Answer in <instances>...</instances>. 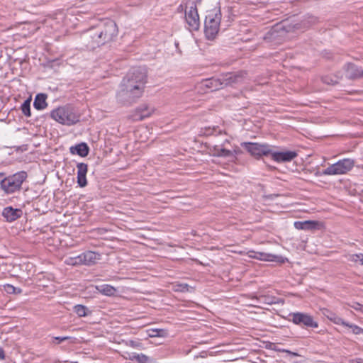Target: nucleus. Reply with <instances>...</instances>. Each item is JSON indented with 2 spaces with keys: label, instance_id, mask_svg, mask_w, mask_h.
Here are the masks:
<instances>
[{
  "label": "nucleus",
  "instance_id": "f257e3e1",
  "mask_svg": "<svg viewBox=\"0 0 363 363\" xmlns=\"http://www.w3.org/2000/svg\"><path fill=\"white\" fill-rule=\"evenodd\" d=\"M147 83V72L143 67L132 68L123 79L117 93V101L123 105H130L140 98Z\"/></svg>",
  "mask_w": 363,
  "mask_h": 363
},
{
  "label": "nucleus",
  "instance_id": "f03ea898",
  "mask_svg": "<svg viewBox=\"0 0 363 363\" xmlns=\"http://www.w3.org/2000/svg\"><path fill=\"white\" fill-rule=\"evenodd\" d=\"M118 34V28L116 22L106 19L86 30L82 35L81 39L87 49L94 50L114 40Z\"/></svg>",
  "mask_w": 363,
  "mask_h": 363
},
{
  "label": "nucleus",
  "instance_id": "7ed1b4c3",
  "mask_svg": "<svg viewBox=\"0 0 363 363\" xmlns=\"http://www.w3.org/2000/svg\"><path fill=\"white\" fill-rule=\"evenodd\" d=\"M50 117L59 123L68 126L76 124L80 120V114L69 105L52 110L50 112Z\"/></svg>",
  "mask_w": 363,
  "mask_h": 363
},
{
  "label": "nucleus",
  "instance_id": "20e7f679",
  "mask_svg": "<svg viewBox=\"0 0 363 363\" xmlns=\"http://www.w3.org/2000/svg\"><path fill=\"white\" fill-rule=\"evenodd\" d=\"M221 20V12L218 9H213L208 12L204 23V32L206 38L213 39L217 35Z\"/></svg>",
  "mask_w": 363,
  "mask_h": 363
},
{
  "label": "nucleus",
  "instance_id": "39448f33",
  "mask_svg": "<svg viewBox=\"0 0 363 363\" xmlns=\"http://www.w3.org/2000/svg\"><path fill=\"white\" fill-rule=\"evenodd\" d=\"M101 259L99 253L93 251H86L76 257H69L65 260V263L67 265H92Z\"/></svg>",
  "mask_w": 363,
  "mask_h": 363
},
{
  "label": "nucleus",
  "instance_id": "423d86ee",
  "mask_svg": "<svg viewBox=\"0 0 363 363\" xmlns=\"http://www.w3.org/2000/svg\"><path fill=\"white\" fill-rule=\"evenodd\" d=\"M354 165V161L350 158L340 160L336 163L325 169L322 174L324 175L344 174L350 171Z\"/></svg>",
  "mask_w": 363,
  "mask_h": 363
},
{
  "label": "nucleus",
  "instance_id": "0eeeda50",
  "mask_svg": "<svg viewBox=\"0 0 363 363\" xmlns=\"http://www.w3.org/2000/svg\"><path fill=\"white\" fill-rule=\"evenodd\" d=\"M289 320L294 324L304 328H317L318 323L312 315L302 312L291 313Z\"/></svg>",
  "mask_w": 363,
  "mask_h": 363
},
{
  "label": "nucleus",
  "instance_id": "6e6552de",
  "mask_svg": "<svg viewBox=\"0 0 363 363\" xmlns=\"http://www.w3.org/2000/svg\"><path fill=\"white\" fill-rule=\"evenodd\" d=\"M241 146L256 158H260L263 155L267 156L272 153L270 146L267 144L245 142L241 143Z\"/></svg>",
  "mask_w": 363,
  "mask_h": 363
},
{
  "label": "nucleus",
  "instance_id": "1a4fd4ad",
  "mask_svg": "<svg viewBox=\"0 0 363 363\" xmlns=\"http://www.w3.org/2000/svg\"><path fill=\"white\" fill-rule=\"evenodd\" d=\"M23 184V177L20 174L4 178L1 181V188L6 193L11 194L19 189Z\"/></svg>",
  "mask_w": 363,
  "mask_h": 363
},
{
  "label": "nucleus",
  "instance_id": "9d476101",
  "mask_svg": "<svg viewBox=\"0 0 363 363\" xmlns=\"http://www.w3.org/2000/svg\"><path fill=\"white\" fill-rule=\"evenodd\" d=\"M185 19L189 26V29L196 30L199 28L200 21L196 6H191L185 13Z\"/></svg>",
  "mask_w": 363,
  "mask_h": 363
},
{
  "label": "nucleus",
  "instance_id": "9b49d317",
  "mask_svg": "<svg viewBox=\"0 0 363 363\" xmlns=\"http://www.w3.org/2000/svg\"><path fill=\"white\" fill-rule=\"evenodd\" d=\"M154 111L155 108L153 107L144 104L139 106L130 117L133 121H143L150 117Z\"/></svg>",
  "mask_w": 363,
  "mask_h": 363
},
{
  "label": "nucleus",
  "instance_id": "f8f14e48",
  "mask_svg": "<svg viewBox=\"0 0 363 363\" xmlns=\"http://www.w3.org/2000/svg\"><path fill=\"white\" fill-rule=\"evenodd\" d=\"M246 75L245 72L226 73L220 76L223 87L240 83Z\"/></svg>",
  "mask_w": 363,
  "mask_h": 363
},
{
  "label": "nucleus",
  "instance_id": "ddd939ff",
  "mask_svg": "<svg viewBox=\"0 0 363 363\" xmlns=\"http://www.w3.org/2000/svg\"><path fill=\"white\" fill-rule=\"evenodd\" d=\"M273 160L277 162H288L292 161L298 156L296 151L287 150L281 152H273L270 154Z\"/></svg>",
  "mask_w": 363,
  "mask_h": 363
},
{
  "label": "nucleus",
  "instance_id": "4468645a",
  "mask_svg": "<svg viewBox=\"0 0 363 363\" xmlns=\"http://www.w3.org/2000/svg\"><path fill=\"white\" fill-rule=\"evenodd\" d=\"M346 77L350 79H357L363 77V69L353 63H347L345 65Z\"/></svg>",
  "mask_w": 363,
  "mask_h": 363
},
{
  "label": "nucleus",
  "instance_id": "2eb2a0df",
  "mask_svg": "<svg viewBox=\"0 0 363 363\" xmlns=\"http://www.w3.org/2000/svg\"><path fill=\"white\" fill-rule=\"evenodd\" d=\"M254 253L253 255H250V257L263 260V261H268V262H284V259L282 257L278 256L273 254L269 253H265V252H252Z\"/></svg>",
  "mask_w": 363,
  "mask_h": 363
},
{
  "label": "nucleus",
  "instance_id": "dca6fc26",
  "mask_svg": "<svg viewBox=\"0 0 363 363\" xmlns=\"http://www.w3.org/2000/svg\"><path fill=\"white\" fill-rule=\"evenodd\" d=\"M321 313L326 317L328 320L337 325H347V323L345 322L342 318L339 317L333 311L323 308L320 309Z\"/></svg>",
  "mask_w": 363,
  "mask_h": 363
},
{
  "label": "nucleus",
  "instance_id": "f3484780",
  "mask_svg": "<svg viewBox=\"0 0 363 363\" xmlns=\"http://www.w3.org/2000/svg\"><path fill=\"white\" fill-rule=\"evenodd\" d=\"M2 215L7 221L12 222L21 217V210L15 209L11 206L6 207L3 211Z\"/></svg>",
  "mask_w": 363,
  "mask_h": 363
},
{
  "label": "nucleus",
  "instance_id": "a211bd4d",
  "mask_svg": "<svg viewBox=\"0 0 363 363\" xmlns=\"http://www.w3.org/2000/svg\"><path fill=\"white\" fill-rule=\"evenodd\" d=\"M69 152L72 155H78L81 157H86L89 152V147L85 143H81L74 146H71Z\"/></svg>",
  "mask_w": 363,
  "mask_h": 363
},
{
  "label": "nucleus",
  "instance_id": "6ab92c4d",
  "mask_svg": "<svg viewBox=\"0 0 363 363\" xmlns=\"http://www.w3.org/2000/svg\"><path fill=\"white\" fill-rule=\"evenodd\" d=\"M318 222L315 220L296 221L294 227L298 230H312L318 226Z\"/></svg>",
  "mask_w": 363,
  "mask_h": 363
},
{
  "label": "nucleus",
  "instance_id": "aec40b11",
  "mask_svg": "<svg viewBox=\"0 0 363 363\" xmlns=\"http://www.w3.org/2000/svg\"><path fill=\"white\" fill-rule=\"evenodd\" d=\"M77 339L70 336H59V337H52L51 343L54 345H59L61 343H65V347H69L71 345L76 343Z\"/></svg>",
  "mask_w": 363,
  "mask_h": 363
},
{
  "label": "nucleus",
  "instance_id": "412c9836",
  "mask_svg": "<svg viewBox=\"0 0 363 363\" xmlns=\"http://www.w3.org/2000/svg\"><path fill=\"white\" fill-rule=\"evenodd\" d=\"M128 354V357H127V359L130 361L136 362L137 363H152V360L151 359V358L145 354H138L135 352H132Z\"/></svg>",
  "mask_w": 363,
  "mask_h": 363
},
{
  "label": "nucleus",
  "instance_id": "4be33fe9",
  "mask_svg": "<svg viewBox=\"0 0 363 363\" xmlns=\"http://www.w3.org/2000/svg\"><path fill=\"white\" fill-rule=\"evenodd\" d=\"M204 86L211 89L212 90H218L223 87L221 77L219 78H211L206 79L204 82Z\"/></svg>",
  "mask_w": 363,
  "mask_h": 363
},
{
  "label": "nucleus",
  "instance_id": "5701e85b",
  "mask_svg": "<svg viewBox=\"0 0 363 363\" xmlns=\"http://www.w3.org/2000/svg\"><path fill=\"white\" fill-rule=\"evenodd\" d=\"M47 95L45 94H38L35 96L33 106L34 107L38 110H43L46 108L47 106Z\"/></svg>",
  "mask_w": 363,
  "mask_h": 363
},
{
  "label": "nucleus",
  "instance_id": "b1692460",
  "mask_svg": "<svg viewBox=\"0 0 363 363\" xmlns=\"http://www.w3.org/2000/svg\"><path fill=\"white\" fill-rule=\"evenodd\" d=\"M96 289L101 294L111 296L115 294L116 292V289L111 285L109 284H103L100 286H96Z\"/></svg>",
  "mask_w": 363,
  "mask_h": 363
},
{
  "label": "nucleus",
  "instance_id": "393cba45",
  "mask_svg": "<svg viewBox=\"0 0 363 363\" xmlns=\"http://www.w3.org/2000/svg\"><path fill=\"white\" fill-rule=\"evenodd\" d=\"M258 301L260 303H264L267 305L279 304L280 303H283L281 299L271 296H260L258 298Z\"/></svg>",
  "mask_w": 363,
  "mask_h": 363
},
{
  "label": "nucleus",
  "instance_id": "a878e982",
  "mask_svg": "<svg viewBox=\"0 0 363 363\" xmlns=\"http://www.w3.org/2000/svg\"><path fill=\"white\" fill-rule=\"evenodd\" d=\"M175 291L178 292H191L194 291V287L185 283L177 284L174 286Z\"/></svg>",
  "mask_w": 363,
  "mask_h": 363
},
{
  "label": "nucleus",
  "instance_id": "bb28decb",
  "mask_svg": "<svg viewBox=\"0 0 363 363\" xmlns=\"http://www.w3.org/2000/svg\"><path fill=\"white\" fill-rule=\"evenodd\" d=\"M88 308L84 305H76L74 306V312L79 317H85L88 315Z\"/></svg>",
  "mask_w": 363,
  "mask_h": 363
},
{
  "label": "nucleus",
  "instance_id": "cd10ccee",
  "mask_svg": "<svg viewBox=\"0 0 363 363\" xmlns=\"http://www.w3.org/2000/svg\"><path fill=\"white\" fill-rule=\"evenodd\" d=\"M167 331L164 329H150L148 330V336L150 337H164Z\"/></svg>",
  "mask_w": 363,
  "mask_h": 363
},
{
  "label": "nucleus",
  "instance_id": "c85d7f7f",
  "mask_svg": "<svg viewBox=\"0 0 363 363\" xmlns=\"http://www.w3.org/2000/svg\"><path fill=\"white\" fill-rule=\"evenodd\" d=\"M216 155L218 157H228L233 156V153L232 151L225 149V148H219L216 150Z\"/></svg>",
  "mask_w": 363,
  "mask_h": 363
},
{
  "label": "nucleus",
  "instance_id": "c756f323",
  "mask_svg": "<svg viewBox=\"0 0 363 363\" xmlns=\"http://www.w3.org/2000/svg\"><path fill=\"white\" fill-rule=\"evenodd\" d=\"M86 174L77 173V184L80 187H85L87 185Z\"/></svg>",
  "mask_w": 363,
  "mask_h": 363
},
{
  "label": "nucleus",
  "instance_id": "7c9ffc66",
  "mask_svg": "<svg viewBox=\"0 0 363 363\" xmlns=\"http://www.w3.org/2000/svg\"><path fill=\"white\" fill-rule=\"evenodd\" d=\"M77 173L86 174L88 171V165L84 162H79L77 164Z\"/></svg>",
  "mask_w": 363,
  "mask_h": 363
},
{
  "label": "nucleus",
  "instance_id": "2f4dec72",
  "mask_svg": "<svg viewBox=\"0 0 363 363\" xmlns=\"http://www.w3.org/2000/svg\"><path fill=\"white\" fill-rule=\"evenodd\" d=\"M345 326L350 328L352 329V333L355 335H359L363 333V329L359 327L358 325L347 323V325Z\"/></svg>",
  "mask_w": 363,
  "mask_h": 363
},
{
  "label": "nucleus",
  "instance_id": "473e14b6",
  "mask_svg": "<svg viewBox=\"0 0 363 363\" xmlns=\"http://www.w3.org/2000/svg\"><path fill=\"white\" fill-rule=\"evenodd\" d=\"M350 260L353 262H359L363 265V254H354L350 256Z\"/></svg>",
  "mask_w": 363,
  "mask_h": 363
},
{
  "label": "nucleus",
  "instance_id": "72a5a7b5",
  "mask_svg": "<svg viewBox=\"0 0 363 363\" xmlns=\"http://www.w3.org/2000/svg\"><path fill=\"white\" fill-rule=\"evenodd\" d=\"M24 267H26V270L28 271V275L33 274L35 272V266L30 262H24Z\"/></svg>",
  "mask_w": 363,
  "mask_h": 363
},
{
  "label": "nucleus",
  "instance_id": "f704fd0d",
  "mask_svg": "<svg viewBox=\"0 0 363 363\" xmlns=\"http://www.w3.org/2000/svg\"><path fill=\"white\" fill-rule=\"evenodd\" d=\"M127 345L133 348H142V343L138 341L129 340Z\"/></svg>",
  "mask_w": 363,
  "mask_h": 363
},
{
  "label": "nucleus",
  "instance_id": "c9c22d12",
  "mask_svg": "<svg viewBox=\"0 0 363 363\" xmlns=\"http://www.w3.org/2000/svg\"><path fill=\"white\" fill-rule=\"evenodd\" d=\"M362 306L363 305H362L357 302H354L352 304H350V306L351 308H354L355 311H360L361 308H362Z\"/></svg>",
  "mask_w": 363,
  "mask_h": 363
},
{
  "label": "nucleus",
  "instance_id": "e433bc0d",
  "mask_svg": "<svg viewBox=\"0 0 363 363\" xmlns=\"http://www.w3.org/2000/svg\"><path fill=\"white\" fill-rule=\"evenodd\" d=\"M31 96L24 100V107H30Z\"/></svg>",
  "mask_w": 363,
  "mask_h": 363
},
{
  "label": "nucleus",
  "instance_id": "4c0bfd02",
  "mask_svg": "<svg viewBox=\"0 0 363 363\" xmlns=\"http://www.w3.org/2000/svg\"><path fill=\"white\" fill-rule=\"evenodd\" d=\"M5 352L2 347H0V360L5 359Z\"/></svg>",
  "mask_w": 363,
  "mask_h": 363
},
{
  "label": "nucleus",
  "instance_id": "58836bf2",
  "mask_svg": "<svg viewBox=\"0 0 363 363\" xmlns=\"http://www.w3.org/2000/svg\"><path fill=\"white\" fill-rule=\"evenodd\" d=\"M6 291L9 293L15 292L16 289L11 285H8L6 287Z\"/></svg>",
  "mask_w": 363,
  "mask_h": 363
},
{
  "label": "nucleus",
  "instance_id": "ea45409f",
  "mask_svg": "<svg viewBox=\"0 0 363 363\" xmlns=\"http://www.w3.org/2000/svg\"><path fill=\"white\" fill-rule=\"evenodd\" d=\"M24 116H30V107H26V110L24 109Z\"/></svg>",
  "mask_w": 363,
  "mask_h": 363
},
{
  "label": "nucleus",
  "instance_id": "a19ab883",
  "mask_svg": "<svg viewBox=\"0 0 363 363\" xmlns=\"http://www.w3.org/2000/svg\"><path fill=\"white\" fill-rule=\"evenodd\" d=\"M350 363H363V359L357 358V359H352L350 361Z\"/></svg>",
  "mask_w": 363,
  "mask_h": 363
},
{
  "label": "nucleus",
  "instance_id": "79ce46f5",
  "mask_svg": "<svg viewBox=\"0 0 363 363\" xmlns=\"http://www.w3.org/2000/svg\"><path fill=\"white\" fill-rule=\"evenodd\" d=\"M20 109H21L23 111V104H21L20 107H19Z\"/></svg>",
  "mask_w": 363,
  "mask_h": 363
},
{
  "label": "nucleus",
  "instance_id": "37998d69",
  "mask_svg": "<svg viewBox=\"0 0 363 363\" xmlns=\"http://www.w3.org/2000/svg\"><path fill=\"white\" fill-rule=\"evenodd\" d=\"M23 174H24V179H26V172H23Z\"/></svg>",
  "mask_w": 363,
  "mask_h": 363
},
{
  "label": "nucleus",
  "instance_id": "c03bdc74",
  "mask_svg": "<svg viewBox=\"0 0 363 363\" xmlns=\"http://www.w3.org/2000/svg\"><path fill=\"white\" fill-rule=\"evenodd\" d=\"M360 312H362L363 313V306H362V308L360 310Z\"/></svg>",
  "mask_w": 363,
  "mask_h": 363
}]
</instances>
